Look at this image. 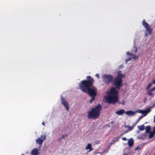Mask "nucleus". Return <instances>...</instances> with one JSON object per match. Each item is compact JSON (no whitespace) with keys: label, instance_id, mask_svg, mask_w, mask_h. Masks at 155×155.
I'll return each instance as SVG.
<instances>
[{"label":"nucleus","instance_id":"nucleus-34","mask_svg":"<svg viewBox=\"0 0 155 155\" xmlns=\"http://www.w3.org/2000/svg\"><path fill=\"white\" fill-rule=\"evenodd\" d=\"M152 82L153 84H155V79L154 80H153V81Z\"/></svg>","mask_w":155,"mask_h":155},{"label":"nucleus","instance_id":"nucleus-18","mask_svg":"<svg viewBox=\"0 0 155 155\" xmlns=\"http://www.w3.org/2000/svg\"><path fill=\"white\" fill-rule=\"evenodd\" d=\"M134 127V126H126V125L125 126V127L126 128H128V130L129 131L132 130L133 129Z\"/></svg>","mask_w":155,"mask_h":155},{"label":"nucleus","instance_id":"nucleus-38","mask_svg":"<svg viewBox=\"0 0 155 155\" xmlns=\"http://www.w3.org/2000/svg\"><path fill=\"white\" fill-rule=\"evenodd\" d=\"M42 124L43 125H45V123L44 122L42 123Z\"/></svg>","mask_w":155,"mask_h":155},{"label":"nucleus","instance_id":"nucleus-7","mask_svg":"<svg viewBox=\"0 0 155 155\" xmlns=\"http://www.w3.org/2000/svg\"><path fill=\"white\" fill-rule=\"evenodd\" d=\"M46 138L45 134H42L40 137H38L36 139V142L40 146L42 144L43 141L45 140Z\"/></svg>","mask_w":155,"mask_h":155},{"label":"nucleus","instance_id":"nucleus-2","mask_svg":"<svg viewBox=\"0 0 155 155\" xmlns=\"http://www.w3.org/2000/svg\"><path fill=\"white\" fill-rule=\"evenodd\" d=\"M107 96H105L104 99L106 102L109 104H115L118 102L119 104L124 105L125 102L123 101L122 103L118 101V92L115 87H111L110 90L106 92Z\"/></svg>","mask_w":155,"mask_h":155},{"label":"nucleus","instance_id":"nucleus-36","mask_svg":"<svg viewBox=\"0 0 155 155\" xmlns=\"http://www.w3.org/2000/svg\"><path fill=\"white\" fill-rule=\"evenodd\" d=\"M150 91L151 92H152L153 91V89L152 88L150 90Z\"/></svg>","mask_w":155,"mask_h":155},{"label":"nucleus","instance_id":"nucleus-37","mask_svg":"<svg viewBox=\"0 0 155 155\" xmlns=\"http://www.w3.org/2000/svg\"><path fill=\"white\" fill-rule=\"evenodd\" d=\"M147 36V33H145V36Z\"/></svg>","mask_w":155,"mask_h":155},{"label":"nucleus","instance_id":"nucleus-43","mask_svg":"<svg viewBox=\"0 0 155 155\" xmlns=\"http://www.w3.org/2000/svg\"><path fill=\"white\" fill-rule=\"evenodd\" d=\"M123 134H121V135H123Z\"/></svg>","mask_w":155,"mask_h":155},{"label":"nucleus","instance_id":"nucleus-44","mask_svg":"<svg viewBox=\"0 0 155 155\" xmlns=\"http://www.w3.org/2000/svg\"><path fill=\"white\" fill-rule=\"evenodd\" d=\"M22 155H24V154H22Z\"/></svg>","mask_w":155,"mask_h":155},{"label":"nucleus","instance_id":"nucleus-19","mask_svg":"<svg viewBox=\"0 0 155 155\" xmlns=\"http://www.w3.org/2000/svg\"><path fill=\"white\" fill-rule=\"evenodd\" d=\"M130 56L132 57L131 58H132L133 59H136L137 58H138V56H137L135 55L134 54H131V55Z\"/></svg>","mask_w":155,"mask_h":155},{"label":"nucleus","instance_id":"nucleus-5","mask_svg":"<svg viewBox=\"0 0 155 155\" xmlns=\"http://www.w3.org/2000/svg\"><path fill=\"white\" fill-rule=\"evenodd\" d=\"M122 79L121 78L116 77L113 81V84L116 86V88L119 89L122 86Z\"/></svg>","mask_w":155,"mask_h":155},{"label":"nucleus","instance_id":"nucleus-28","mask_svg":"<svg viewBox=\"0 0 155 155\" xmlns=\"http://www.w3.org/2000/svg\"><path fill=\"white\" fill-rule=\"evenodd\" d=\"M114 141H112V140L111 141V142L110 143V145H111L113 144H114Z\"/></svg>","mask_w":155,"mask_h":155},{"label":"nucleus","instance_id":"nucleus-21","mask_svg":"<svg viewBox=\"0 0 155 155\" xmlns=\"http://www.w3.org/2000/svg\"><path fill=\"white\" fill-rule=\"evenodd\" d=\"M137 51V48L135 47L134 46V49L132 50V52H133L136 53Z\"/></svg>","mask_w":155,"mask_h":155},{"label":"nucleus","instance_id":"nucleus-23","mask_svg":"<svg viewBox=\"0 0 155 155\" xmlns=\"http://www.w3.org/2000/svg\"><path fill=\"white\" fill-rule=\"evenodd\" d=\"M153 84L152 83V82H151L150 83H149V85L147 86V88H146V89L147 90H148L149 88L150 87L152 84Z\"/></svg>","mask_w":155,"mask_h":155},{"label":"nucleus","instance_id":"nucleus-10","mask_svg":"<svg viewBox=\"0 0 155 155\" xmlns=\"http://www.w3.org/2000/svg\"><path fill=\"white\" fill-rule=\"evenodd\" d=\"M39 153L38 149L35 148H34L32 150L31 154L32 155H38Z\"/></svg>","mask_w":155,"mask_h":155},{"label":"nucleus","instance_id":"nucleus-13","mask_svg":"<svg viewBox=\"0 0 155 155\" xmlns=\"http://www.w3.org/2000/svg\"><path fill=\"white\" fill-rule=\"evenodd\" d=\"M117 75L118 76L117 77H118L119 78H121L122 79V78H124L125 77V74H122L120 71H119L117 72Z\"/></svg>","mask_w":155,"mask_h":155},{"label":"nucleus","instance_id":"nucleus-4","mask_svg":"<svg viewBox=\"0 0 155 155\" xmlns=\"http://www.w3.org/2000/svg\"><path fill=\"white\" fill-rule=\"evenodd\" d=\"M150 111V108H148L145 110H138L137 111L134 112L132 110H128L125 112V114L128 116H133L136 113L144 114V116H146Z\"/></svg>","mask_w":155,"mask_h":155},{"label":"nucleus","instance_id":"nucleus-20","mask_svg":"<svg viewBox=\"0 0 155 155\" xmlns=\"http://www.w3.org/2000/svg\"><path fill=\"white\" fill-rule=\"evenodd\" d=\"M119 138L120 137H115V138H114L112 140V141H114V142H115L117 141Z\"/></svg>","mask_w":155,"mask_h":155},{"label":"nucleus","instance_id":"nucleus-27","mask_svg":"<svg viewBox=\"0 0 155 155\" xmlns=\"http://www.w3.org/2000/svg\"><path fill=\"white\" fill-rule=\"evenodd\" d=\"M143 114L144 115V114ZM144 115H141V116H140L139 117V119H142L143 117H144Z\"/></svg>","mask_w":155,"mask_h":155},{"label":"nucleus","instance_id":"nucleus-35","mask_svg":"<svg viewBox=\"0 0 155 155\" xmlns=\"http://www.w3.org/2000/svg\"><path fill=\"white\" fill-rule=\"evenodd\" d=\"M153 122L155 123V115H154V120H153Z\"/></svg>","mask_w":155,"mask_h":155},{"label":"nucleus","instance_id":"nucleus-42","mask_svg":"<svg viewBox=\"0 0 155 155\" xmlns=\"http://www.w3.org/2000/svg\"><path fill=\"white\" fill-rule=\"evenodd\" d=\"M111 123L112 124H113V121H111Z\"/></svg>","mask_w":155,"mask_h":155},{"label":"nucleus","instance_id":"nucleus-16","mask_svg":"<svg viewBox=\"0 0 155 155\" xmlns=\"http://www.w3.org/2000/svg\"><path fill=\"white\" fill-rule=\"evenodd\" d=\"M149 138L150 139H151L152 138L154 135V134H155L154 132L153 131V132H150L149 133Z\"/></svg>","mask_w":155,"mask_h":155},{"label":"nucleus","instance_id":"nucleus-14","mask_svg":"<svg viewBox=\"0 0 155 155\" xmlns=\"http://www.w3.org/2000/svg\"><path fill=\"white\" fill-rule=\"evenodd\" d=\"M85 149L86 150H89L87 152H89L92 150L93 149L92 148V145L91 143H88Z\"/></svg>","mask_w":155,"mask_h":155},{"label":"nucleus","instance_id":"nucleus-8","mask_svg":"<svg viewBox=\"0 0 155 155\" xmlns=\"http://www.w3.org/2000/svg\"><path fill=\"white\" fill-rule=\"evenodd\" d=\"M142 25L145 28L147 31L149 33L151 34L152 29L151 28L148 24L144 20H143L142 21Z\"/></svg>","mask_w":155,"mask_h":155},{"label":"nucleus","instance_id":"nucleus-6","mask_svg":"<svg viewBox=\"0 0 155 155\" xmlns=\"http://www.w3.org/2000/svg\"><path fill=\"white\" fill-rule=\"evenodd\" d=\"M102 78L104 82L107 84H108L113 79V76L110 75H104Z\"/></svg>","mask_w":155,"mask_h":155},{"label":"nucleus","instance_id":"nucleus-31","mask_svg":"<svg viewBox=\"0 0 155 155\" xmlns=\"http://www.w3.org/2000/svg\"><path fill=\"white\" fill-rule=\"evenodd\" d=\"M129 131H129V130L128 129L127 130L125 131L124 132V134H125V133H127V132H129Z\"/></svg>","mask_w":155,"mask_h":155},{"label":"nucleus","instance_id":"nucleus-29","mask_svg":"<svg viewBox=\"0 0 155 155\" xmlns=\"http://www.w3.org/2000/svg\"><path fill=\"white\" fill-rule=\"evenodd\" d=\"M95 143H96V144H98V143H100V141L99 140H97V141H95Z\"/></svg>","mask_w":155,"mask_h":155},{"label":"nucleus","instance_id":"nucleus-17","mask_svg":"<svg viewBox=\"0 0 155 155\" xmlns=\"http://www.w3.org/2000/svg\"><path fill=\"white\" fill-rule=\"evenodd\" d=\"M151 129L150 126H146V132L148 133L150 132V130Z\"/></svg>","mask_w":155,"mask_h":155},{"label":"nucleus","instance_id":"nucleus-33","mask_svg":"<svg viewBox=\"0 0 155 155\" xmlns=\"http://www.w3.org/2000/svg\"><path fill=\"white\" fill-rule=\"evenodd\" d=\"M153 131L154 132L155 134V126L153 127Z\"/></svg>","mask_w":155,"mask_h":155},{"label":"nucleus","instance_id":"nucleus-30","mask_svg":"<svg viewBox=\"0 0 155 155\" xmlns=\"http://www.w3.org/2000/svg\"><path fill=\"white\" fill-rule=\"evenodd\" d=\"M95 76L97 77L98 78L99 77V75L98 74H96L95 75Z\"/></svg>","mask_w":155,"mask_h":155},{"label":"nucleus","instance_id":"nucleus-22","mask_svg":"<svg viewBox=\"0 0 155 155\" xmlns=\"http://www.w3.org/2000/svg\"><path fill=\"white\" fill-rule=\"evenodd\" d=\"M147 94L149 95V96H152L153 95V94L152 93V92L150 91L149 90H148L147 92Z\"/></svg>","mask_w":155,"mask_h":155},{"label":"nucleus","instance_id":"nucleus-39","mask_svg":"<svg viewBox=\"0 0 155 155\" xmlns=\"http://www.w3.org/2000/svg\"><path fill=\"white\" fill-rule=\"evenodd\" d=\"M153 89V90H155V87H153V88H152Z\"/></svg>","mask_w":155,"mask_h":155},{"label":"nucleus","instance_id":"nucleus-24","mask_svg":"<svg viewBox=\"0 0 155 155\" xmlns=\"http://www.w3.org/2000/svg\"><path fill=\"white\" fill-rule=\"evenodd\" d=\"M131 59V58H129L128 59H125V62L127 63L128 61H130Z\"/></svg>","mask_w":155,"mask_h":155},{"label":"nucleus","instance_id":"nucleus-41","mask_svg":"<svg viewBox=\"0 0 155 155\" xmlns=\"http://www.w3.org/2000/svg\"><path fill=\"white\" fill-rule=\"evenodd\" d=\"M139 133V131H137V133Z\"/></svg>","mask_w":155,"mask_h":155},{"label":"nucleus","instance_id":"nucleus-26","mask_svg":"<svg viewBox=\"0 0 155 155\" xmlns=\"http://www.w3.org/2000/svg\"><path fill=\"white\" fill-rule=\"evenodd\" d=\"M122 140L124 141H126L127 140V139L125 137H123L122 138Z\"/></svg>","mask_w":155,"mask_h":155},{"label":"nucleus","instance_id":"nucleus-25","mask_svg":"<svg viewBox=\"0 0 155 155\" xmlns=\"http://www.w3.org/2000/svg\"><path fill=\"white\" fill-rule=\"evenodd\" d=\"M126 54L127 55H129L130 56L131 54H132L131 53H130L128 51H127L126 52Z\"/></svg>","mask_w":155,"mask_h":155},{"label":"nucleus","instance_id":"nucleus-3","mask_svg":"<svg viewBox=\"0 0 155 155\" xmlns=\"http://www.w3.org/2000/svg\"><path fill=\"white\" fill-rule=\"evenodd\" d=\"M101 107L100 104L93 108L88 113L87 117L88 118H92L95 119L98 118L100 114Z\"/></svg>","mask_w":155,"mask_h":155},{"label":"nucleus","instance_id":"nucleus-32","mask_svg":"<svg viewBox=\"0 0 155 155\" xmlns=\"http://www.w3.org/2000/svg\"><path fill=\"white\" fill-rule=\"evenodd\" d=\"M140 149V148L139 147H137L135 149V150H137L138 149Z\"/></svg>","mask_w":155,"mask_h":155},{"label":"nucleus","instance_id":"nucleus-46","mask_svg":"<svg viewBox=\"0 0 155 155\" xmlns=\"http://www.w3.org/2000/svg\"><path fill=\"white\" fill-rule=\"evenodd\" d=\"M154 155H155V154Z\"/></svg>","mask_w":155,"mask_h":155},{"label":"nucleus","instance_id":"nucleus-40","mask_svg":"<svg viewBox=\"0 0 155 155\" xmlns=\"http://www.w3.org/2000/svg\"><path fill=\"white\" fill-rule=\"evenodd\" d=\"M140 119H139V118H138V120H137V122L139 121L140 120Z\"/></svg>","mask_w":155,"mask_h":155},{"label":"nucleus","instance_id":"nucleus-1","mask_svg":"<svg viewBox=\"0 0 155 155\" xmlns=\"http://www.w3.org/2000/svg\"><path fill=\"white\" fill-rule=\"evenodd\" d=\"M87 80L82 81L81 83L80 84L79 86L81 90L85 92H87L92 97L89 102L91 103L94 100L95 97L96 96L97 90L95 87L92 85L94 81L90 76L87 77Z\"/></svg>","mask_w":155,"mask_h":155},{"label":"nucleus","instance_id":"nucleus-11","mask_svg":"<svg viewBox=\"0 0 155 155\" xmlns=\"http://www.w3.org/2000/svg\"><path fill=\"white\" fill-rule=\"evenodd\" d=\"M134 140L132 138H130L128 140V144L129 147H132L134 144Z\"/></svg>","mask_w":155,"mask_h":155},{"label":"nucleus","instance_id":"nucleus-12","mask_svg":"<svg viewBox=\"0 0 155 155\" xmlns=\"http://www.w3.org/2000/svg\"><path fill=\"white\" fill-rule=\"evenodd\" d=\"M125 112V110L123 109H121L116 112L115 113L118 115H121Z\"/></svg>","mask_w":155,"mask_h":155},{"label":"nucleus","instance_id":"nucleus-15","mask_svg":"<svg viewBox=\"0 0 155 155\" xmlns=\"http://www.w3.org/2000/svg\"><path fill=\"white\" fill-rule=\"evenodd\" d=\"M137 128L140 131L143 130L145 128L143 124L137 126Z\"/></svg>","mask_w":155,"mask_h":155},{"label":"nucleus","instance_id":"nucleus-9","mask_svg":"<svg viewBox=\"0 0 155 155\" xmlns=\"http://www.w3.org/2000/svg\"><path fill=\"white\" fill-rule=\"evenodd\" d=\"M61 102L62 104L65 107L66 110L68 111L69 110V104L67 101L62 97L61 98Z\"/></svg>","mask_w":155,"mask_h":155},{"label":"nucleus","instance_id":"nucleus-45","mask_svg":"<svg viewBox=\"0 0 155 155\" xmlns=\"http://www.w3.org/2000/svg\"><path fill=\"white\" fill-rule=\"evenodd\" d=\"M124 155H126V154H124Z\"/></svg>","mask_w":155,"mask_h":155}]
</instances>
